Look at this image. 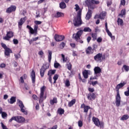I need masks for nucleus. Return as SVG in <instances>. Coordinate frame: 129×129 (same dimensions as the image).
Instances as JSON below:
<instances>
[{"label": "nucleus", "mask_w": 129, "mask_h": 129, "mask_svg": "<svg viewBox=\"0 0 129 129\" xmlns=\"http://www.w3.org/2000/svg\"><path fill=\"white\" fill-rule=\"evenodd\" d=\"M99 1L94 0H86L85 1V4L87 7L92 10H94L96 8L95 5H99Z\"/></svg>", "instance_id": "obj_1"}, {"label": "nucleus", "mask_w": 129, "mask_h": 129, "mask_svg": "<svg viewBox=\"0 0 129 129\" xmlns=\"http://www.w3.org/2000/svg\"><path fill=\"white\" fill-rule=\"evenodd\" d=\"M82 34H83V31L79 30L78 31L77 33H74L73 35V39H74L75 41L77 42V43H80L81 44H83V41L80 38V37L82 36Z\"/></svg>", "instance_id": "obj_2"}, {"label": "nucleus", "mask_w": 129, "mask_h": 129, "mask_svg": "<svg viewBox=\"0 0 129 129\" xmlns=\"http://www.w3.org/2000/svg\"><path fill=\"white\" fill-rule=\"evenodd\" d=\"M46 90V86H43L42 87L40 88V96H39V103H42L46 98H47V96L45 95L44 96V92H45V91Z\"/></svg>", "instance_id": "obj_3"}, {"label": "nucleus", "mask_w": 129, "mask_h": 129, "mask_svg": "<svg viewBox=\"0 0 129 129\" xmlns=\"http://www.w3.org/2000/svg\"><path fill=\"white\" fill-rule=\"evenodd\" d=\"M92 120L96 126L100 127V128H103L104 126V123L102 121L100 122V121H99V119L95 117H93Z\"/></svg>", "instance_id": "obj_4"}, {"label": "nucleus", "mask_w": 129, "mask_h": 129, "mask_svg": "<svg viewBox=\"0 0 129 129\" xmlns=\"http://www.w3.org/2000/svg\"><path fill=\"white\" fill-rule=\"evenodd\" d=\"M73 25L75 27H80L82 25V19L81 17H74L73 20Z\"/></svg>", "instance_id": "obj_5"}, {"label": "nucleus", "mask_w": 129, "mask_h": 129, "mask_svg": "<svg viewBox=\"0 0 129 129\" xmlns=\"http://www.w3.org/2000/svg\"><path fill=\"white\" fill-rule=\"evenodd\" d=\"M13 120H15L17 122H19V123H22V122H24L25 121V118L23 117H22L21 116H14L12 117L10 120L9 122H12Z\"/></svg>", "instance_id": "obj_6"}, {"label": "nucleus", "mask_w": 129, "mask_h": 129, "mask_svg": "<svg viewBox=\"0 0 129 129\" xmlns=\"http://www.w3.org/2000/svg\"><path fill=\"white\" fill-rule=\"evenodd\" d=\"M1 46L2 48H4L5 49V55L6 56H10V53H13V50L11 49V48H8V46H7V45L4 43H1Z\"/></svg>", "instance_id": "obj_7"}, {"label": "nucleus", "mask_w": 129, "mask_h": 129, "mask_svg": "<svg viewBox=\"0 0 129 129\" xmlns=\"http://www.w3.org/2000/svg\"><path fill=\"white\" fill-rule=\"evenodd\" d=\"M117 95L115 97L116 105L118 107L120 105V100H121V98L120 97V95L119 94V89L115 88Z\"/></svg>", "instance_id": "obj_8"}, {"label": "nucleus", "mask_w": 129, "mask_h": 129, "mask_svg": "<svg viewBox=\"0 0 129 129\" xmlns=\"http://www.w3.org/2000/svg\"><path fill=\"white\" fill-rule=\"evenodd\" d=\"M48 68H49V67H48L47 64H43L42 67H41L40 70V74L41 78L44 77V75H45V72Z\"/></svg>", "instance_id": "obj_9"}, {"label": "nucleus", "mask_w": 129, "mask_h": 129, "mask_svg": "<svg viewBox=\"0 0 129 129\" xmlns=\"http://www.w3.org/2000/svg\"><path fill=\"white\" fill-rule=\"evenodd\" d=\"M19 103V106L20 108L21 112H23V113L25 114L26 115L28 114V112L26 111L25 108V105H24V103H23V101L19 100H18Z\"/></svg>", "instance_id": "obj_10"}, {"label": "nucleus", "mask_w": 129, "mask_h": 129, "mask_svg": "<svg viewBox=\"0 0 129 129\" xmlns=\"http://www.w3.org/2000/svg\"><path fill=\"white\" fill-rule=\"evenodd\" d=\"M14 37V32L13 31H8L7 33L6 36L3 37V40L5 41H10V39Z\"/></svg>", "instance_id": "obj_11"}, {"label": "nucleus", "mask_w": 129, "mask_h": 129, "mask_svg": "<svg viewBox=\"0 0 129 129\" xmlns=\"http://www.w3.org/2000/svg\"><path fill=\"white\" fill-rule=\"evenodd\" d=\"M101 58H102V53H98L94 56V59L95 61H96V62H102V59H101Z\"/></svg>", "instance_id": "obj_12"}, {"label": "nucleus", "mask_w": 129, "mask_h": 129, "mask_svg": "<svg viewBox=\"0 0 129 129\" xmlns=\"http://www.w3.org/2000/svg\"><path fill=\"white\" fill-rule=\"evenodd\" d=\"M65 39V36L63 35H59L58 34H55L54 36V39L56 42H61Z\"/></svg>", "instance_id": "obj_13"}, {"label": "nucleus", "mask_w": 129, "mask_h": 129, "mask_svg": "<svg viewBox=\"0 0 129 129\" xmlns=\"http://www.w3.org/2000/svg\"><path fill=\"white\" fill-rule=\"evenodd\" d=\"M16 9L17 7H16V6L12 5L7 8L6 10V13H7V14H11V13H13V12H15Z\"/></svg>", "instance_id": "obj_14"}, {"label": "nucleus", "mask_w": 129, "mask_h": 129, "mask_svg": "<svg viewBox=\"0 0 129 129\" xmlns=\"http://www.w3.org/2000/svg\"><path fill=\"white\" fill-rule=\"evenodd\" d=\"M30 77L31 78L32 83L33 84H35L36 83V73H35V71L33 70L30 75Z\"/></svg>", "instance_id": "obj_15"}, {"label": "nucleus", "mask_w": 129, "mask_h": 129, "mask_svg": "<svg viewBox=\"0 0 129 129\" xmlns=\"http://www.w3.org/2000/svg\"><path fill=\"white\" fill-rule=\"evenodd\" d=\"M96 97V96L95 95V93H89V94H88L87 98L89 100H94Z\"/></svg>", "instance_id": "obj_16"}, {"label": "nucleus", "mask_w": 129, "mask_h": 129, "mask_svg": "<svg viewBox=\"0 0 129 129\" xmlns=\"http://www.w3.org/2000/svg\"><path fill=\"white\" fill-rule=\"evenodd\" d=\"M81 108H84V112L87 113V112H88V110H89L91 108L90 106L85 105V104L83 103L81 105Z\"/></svg>", "instance_id": "obj_17"}, {"label": "nucleus", "mask_w": 129, "mask_h": 129, "mask_svg": "<svg viewBox=\"0 0 129 129\" xmlns=\"http://www.w3.org/2000/svg\"><path fill=\"white\" fill-rule=\"evenodd\" d=\"M75 7L76 8H75V9L76 10V12H77V11H79L77 13V17H81L82 11L80 10V8L79 7V6H78V5L76 4Z\"/></svg>", "instance_id": "obj_18"}, {"label": "nucleus", "mask_w": 129, "mask_h": 129, "mask_svg": "<svg viewBox=\"0 0 129 129\" xmlns=\"http://www.w3.org/2000/svg\"><path fill=\"white\" fill-rule=\"evenodd\" d=\"M25 22H26V18H22L21 19H20L19 22H18V27L20 29L22 28V26H23V25H24V23H25Z\"/></svg>", "instance_id": "obj_19"}, {"label": "nucleus", "mask_w": 129, "mask_h": 129, "mask_svg": "<svg viewBox=\"0 0 129 129\" xmlns=\"http://www.w3.org/2000/svg\"><path fill=\"white\" fill-rule=\"evenodd\" d=\"M93 49L91 46H88V48L86 49L85 52L87 55H90V54H93Z\"/></svg>", "instance_id": "obj_20"}, {"label": "nucleus", "mask_w": 129, "mask_h": 129, "mask_svg": "<svg viewBox=\"0 0 129 129\" xmlns=\"http://www.w3.org/2000/svg\"><path fill=\"white\" fill-rule=\"evenodd\" d=\"M94 74L97 75L101 73V69L99 67H95L94 69Z\"/></svg>", "instance_id": "obj_21"}, {"label": "nucleus", "mask_w": 129, "mask_h": 129, "mask_svg": "<svg viewBox=\"0 0 129 129\" xmlns=\"http://www.w3.org/2000/svg\"><path fill=\"white\" fill-rule=\"evenodd\" d=\"M105 27L106 29V32L108 34V36L110 37V38H112V34L110 31H109V30H108V28L107 27V23H105Z\"/></svg>", "instance_id": "obj_22"}, {"label": "nucleus", "mask_w": 129, "mask_h": 129, "mask_svg": "<svg viewBox=\"0 0 129 129\" xmlns=\"http://www.w3.org/2000/svg\"><path fill=\"white\" fill-rule=\"evenodd\" d=\"M55 73H56V70H50L48 72L47 75L52 77V75H54Z\"/></svg>", "instance_id": "obj_23"}, {"label": "nucleus", "mask_w": 129, "mask_h": 129, "mask_svg": "<svg viewBox=\"0 0 129 129\" xmlns=\"http://www.w3.org/2000/svg\"><path fill=\"white\" fill-rule=\"evenodd\" d=\"M89 71L88 70H85L83 72V76L84 77V78H85V79H87V78H88V72Z\"/></svg>", "instance_id": "obj_24"}, {"label": "nucleus", "mask_w": 129, "mask_h": 129, "mask_svg": "<svg viewBox=\"0 0 129 129\" xmlns=\"http://www.w3.org/2000/svg\"><path fill=\"white\" fill-rule=\"evenodd\" d=\"M57 112L60 115H62V114H64L65 110H64V109H62V108L60 107L57 109Z\"/></svg>", "instance_id": "obj_25"}, {"label": "nucleus", "mask_w": 129, "mask_h": 129, "mask_svg": "<svg viewBox=\"0 0 129 129\" xmlns=\"http://www.w3.org/2000/svg\"><path fill=\"white\" fill-rule=\"evenodd\" d=\"M58 101L57 100V98L56 97H53L52 100H50V103L51 105H54V103H57Z\"/></svg>", "instance_id": "obj_26"}, {"label": "nucleus", "mask_w": 129, "mask_h": 129, "mask_svg": "<svg viewBox=\"0 0 129 129\" xmlns=\"http://www.w3.org/2000/svg\"><path fill=\"white\" fill-rule=\"evenodd\" d=\"M75 102H76V100L75 99H73L71 101L69 102L68 106L71 107V106H73V105L75 104Z\"/></svg>", "instance_id": "obj_27"}, {"label": "nucleus", "mask_w": 129, "mask_h": 129, "mask_svg": "<svg viewBox=\"0 0 129 129\" xmlns=\"http://www.w3.org/2000/svg\"><path fill=\"white\" fill-rule=\"evenodd\" d=\"M125 84H126V83L124 82L120 83L116 86L115 88H118L120 89V88H122V87L124 86Z\"/></svg>", "instance_id": "obj_28"}, {"label": "nucleus", "mask_w": 129, "mask_h": 129, "mask_svg": "<svg viewBox=\"0 0 129 129\" xmlns=\"http://www.w3.org/2000/svg\"><path fill=\"white\" fill-rule=\"evenodd\" d=\"M48 59L49 63H51V60H52V51L48 50Z\"/></svg>", "instance_id": "obj_29"}, {"label": "nucleus", "mask_w": 129, "mask_h": 129, "mask_svg": "<svg viewBox=\"0 0 129 129\" xmlns=\"http://www.w3.org/2000/svg\"><path fill=\"white\" fill-rule=\"evenodd\" d=\"M128 115L124 114L120 118V120H126L127 119H128Z\"/></svg>", "instance_id": "obj_30"}, {"label": "nucleus", "mask_w": 129, "mask_h": 129, "mask_svg": "<svg viewBox=\"0 0 129 129\" xmlns=\"http://www.w3.org/2000/svg\"><path fill=\"white\" fill-rule=\"evenodd\" d=\"M16 101V97H12L10 99V101L9 103L10 104H13V103H15Z\"/></svg>", "instance_id": "obj_31"}, {"label": "nucleus", "mask_w": 129, "mask_h": 129, "mask_svg": "<svg viewBox=\"0 0 129 129\" xmlns=\"http://www.w3.org/2000/svg\"><path fill=\"white\" fill-rule=\"evenodd\" d=\"M117 24L118 25H119L120 26H123V20L122 19L118 18L117 19Z\"/></svg>", "instance_id": "obj_32"}, {"label": "nucleus", "mask_w": 129, "mask_h": 129, "mask_svg": "<svg viewBox=\"0 0 129 129\" xmlns=\"http://www.w3.org/2000/svg\"><path fill=\"white\" fill-rule=\"evenodd\" d=\"M89 10L88 11V13H87L86 15V17H92V9H89V8H88Z\"/></svg>", "instance_id": "obj_33"}, {"label": "nucleus", "mask_w": 129, "mask_h": 129, "mask_svg": "<svg viewBox=\"0 0 129 129\" xmlns=\"http://www.w3.org/2000/svg\"><path fill=\"white\" fill-rule=\"evenodd\" d=\"M59 7L60 9H66V4L64 2H61L59 4Z\"/></svg>", "instance_id": "obj_34"}, {"label": "nucleus", "mask_w": 129, "mask_h": 129, "mask_svg": "<svg viewBox=\"0 0 129 129\" xmlns=\"http://www.w3.org/2000/svg\"><path fill=\"white\" fill-rule=\"evenodd\" d=\"M82 31H83V32H88L89 33H90L92 30L89 27H85L84 30Z\"/></svg>", "instance_id": "obj_35"}, {"label": "nucleus", "mask_w": 129, "mask_h": 129, "mask_svg": "<svg viewBox=\"0 0 129 129\" xmlns=\"http://www.w3.org/2000/svg\"><path fill=\"white\" fill-rule=\"evenodd\" d=\"M92 38H93V41H95L97 39V34L96 33H92Z\"/></svg>", "instance_id": "obj_36"}, {"label": "nucleus", "mask_w": 129, "mask_h": 129, "mask_svg": "<svg viewBox=\"0 0 129 129\" xmlns=\"http://www.w3.org/2000/svg\"><path fill=\"white\" fill-rule=\"evenodd\" d=\"M67 69L68 70H70V71H71L72 69V64H71V62H69L67 64Z\"/></svg>", "instance_id": "obj_37"}, {"label": "nucleus", "mask_w": 129, "mask_h": 129, "mask_svg": "<svg viewBox=\"0 0 129 129\" xmlns=\"http://www.w3.org/2000/svg\"><path fill=\"white\" fill-rule=\"evenodd\" d=\"M107 13L105 11H102V12L100 13L99 17H106L107 15Z\"/></svg>", "instance_id": "obj_38"}, {"label": "nucleus", "mask_w": 129, "mask_h": 129, "mask_svg": "<svg viewBox=\"0 0 129 129\" xmlns=\"http://www.w3.org/2000/svg\"><path fill=\"white\" fill-rule=\"evenodd\" d=\"M123 68H124V70H125V71L126 72H128L129 71V67L128 66H126L125 64H124L123 66Z\"/></svg>", "instance_id": "obj_39"}, {"label": "nucleus", "mask_w": 129, "mask_h": 129, "mask_svg": "<svg viewBox=\"0 0 129 129\" xmlns=\"http://www.w3.org/2000/svg\"><path fill=\"white\" fill-rule=\"evenodd\" d=\"M125 15V10L123 9L121 11V13L119 14V16H120L121 17H123V16H124Z\"/></svg>", "instance_id": "obj_40"}, {"label": "nucleus", "mask_w": 129, "mask_h": 129, "mask_svg": "<svg viewBox=\"0 0 129 129\" xmlns=\"http://www.w3.org/2000/svg\"><path fill=\"white\" fill-rule=\"evenodd\" d=\"M65 85L66 86H67V87H69V86H70V82L69 81V80H66L65 82Z\"/></svg>", "instance_id": "obj_41"}, {"label": "nucleus", "mask_w": 129, "mask_h": 129, "mask_svg": "<svg viewBox=\"0 0 129 129\" xmlns=\"http://www.w3.org/2000/svg\"><path fill=\"white\" fill-rule=\"evenodd\" d=\"M20 53H21V51H19V53H18V54H14V56H15L16 59H19V58H21V54H20Z\"/></svg>", "instance_id": "obj_42"}, {"label": "nucleus", "mask_w": 129, "mask_h": 129, "mask_svg": "<svg viewBox=\"0 0 129 129\" xmlns=\"http://www.w3.org/2000/svg\"><path fill=\"white\" fill-rule=\"evenodd\" d=\"M127 90L124 92V94L125 96H129V86L127 88Z\"/></svg>", "instance_id": "obj_43"}, {"label": "nucleus", "mask_w": 129, "mask_h": 129, "mask_svg": "<svg viewBox=\"0 0 129 129\" xmlns=\"http://www.w3.org/2000/svg\"><path fill=\"white\" fill-rule=\"evenodd\" d=\"M78 123L79 127H82V126L83 125V122L82 121H81V120H79Z\"/></svg>", "instance_id": "obj_44"}, {"label": "nucleus", "mask_w": 129, "mask_h": 129, "mask_svg": "<svg viewBox=\"0 0 129 129\" xmlns=\"http://www.w3.org/2000/svg\"><path fill=\"white\" fill-rule=\"evenodd\" d=\"M61 57L62 58L63 63L67 61V58H65V55L63 54H61Z\"/></svg>", "instance_id": "obj_45"}, {"label": "nucleus", "mask_w": 129, "mask_h": 129, "mask_svg": "<svg viewBox=\"0 0 129 129\" xmlns=\"http://www.w3.org/2000/svg\"><path fill=\"white\" fill-rule=\"evenodd\" d=\"M57 17H64V14L61 12H57L56 13Z\"/></svg>", "instance_id": "obj_46"}, {"label": "nucleus", "mask_w": 129, "mask_h": 129, "mask_svg": "<svg viewBox=\"0 0 129 129\" xmlns=\"http://www.w3.org/2000/svg\"><path fill=\"white\" fill-rule=\"evenodd\" d=\"M66 45V44L64 43V42H61V43L60 44V45H59V46H60V48H61V49H63V48L65 47V45Z\"/></svg>", "instance_id": "obj_47"}, {"label": "nucleus", "mask_w": 129, "mask_h": 129, "mask_svg": "<svg viewBox=\"0 0 129 129\" xmlns=\"http://www.w3.org/2000/svg\"><path fill=\"white\" fill-rule=\"evenodd\" d=\"M1 124L3 129H9L7 126H6L3 122H1Z\"/></svg>", "instance_id": "obj_48"}, {"label": "nucleus", "mask_w": 129, "mask_h": 129, "mask_svg": "<svg viewBox=\"0 0 129 129\" xmlns=\"http://www.w3.org/2000/svg\"><path fill=\"white\" fill-rule=\"evenodd\" d=\"M2 116L3 118H5V117H7V116H8V114L5 112H2Z\"/></svg>", "instance_id": "obj_49"}, {"label": "nucleus", "mask_w": 129, "mask_h": 129, "mask_svg": "<svg viewBox=\"0 0 129 129\" xmlns=\"http://www.w3.org/2000/svg\"><path fill=\"white\" fill-rule=\"evenodd\" d=\"M59 67H60V63L58 62H55L54 64V68H59Z\"/></svg>", "instance_id": "obj_50"}, {"label": "nucleus", "mask_w": 129, "mask_h": 129, "mask_svg": "<svg viewBox=\"0 0 129 129\" xmlns=\"http://www.w3.org/2000/svg\"><path fill=\"white\" fill-rule=\"evenodd\" d=\"M91 84L93 86H95V85H96V84H98V82H97V81H92Z\"/></svg>", "instance_id": "obj_51"}, {"label": "nucleus", "mask_w": 129, "mask_h": 129, "mask_svg": "<svg viewBox=\"0 0 129 129\" xmlns=\"http://www.w3.org/2000/svg\"><path fill=\"white\" fill-rule=\"evenodd\" d=\"M13 43L15 45H18V44H19V40H18L17 39H14Z\"/></svg>", "instance_id": "obj_52"}, {"label": "nucleus", "mask_w": 129, "mask_h": 129, "mask_svg": "<svg viewBox=\"0 0 129 129\" xmlns=\"http://www.w3.org/2000/svg\"><path fill=\"white\" fill-rule=\"evenodd\" d=\"M88 91H89L90 93H93V92H94V89L92 88H88Z\"/></svg>", "instance_id": "obj_53"}, {"label": "nucleus", "mask_w": 129, "mask_h": 129, "mask_svg": "<svg viewBox=\"0 0 129 129\" xmlns=\"http://www.w3.org/2000/svg\"><path fill=\"white\" fill-rule=\"evenodd\" d=\"M34 24L38 26V25H41V24H42V22L39 21H35Z\"/></svg>", "instance_id": "obj_54"}, {"label": "nucleus", "mask_w": 129, "mask_h": 129, "mask_svg": "<svg viewBox=\"0 0 129 129\" xmlns=\"http://www.w3.org/2000/svg\"><path fill=\"white\" fill-rule=\"evenodd\" d=\"M30 34H35V33H37V32H36V31L34 30V29L31 28L30 30Z\"/></svg>", "instance_id": "obj_55"}, {"label": "nucleus", "mask_w": 129, "mask_h": 129, "mask_svg": "<svg viewBox=\"0 0 129 129\" xmlns=\"http://www.w3.org/2000/svg\"><path fill=\"white\" fill-rule=\"evenodd\" d=\"M58 78H59V76L57 74H55L54 76L53 79V80H57Z\"/></svg>", "instance_id": "obj_56"}, {"label": "nucleus", "mask_w": 129, "mask_h": 129, "mask_svg": "<svg viewBox=\"0 0 129 129\" xmlns=\"http://www.w3.org/2000/svg\"><path fill=\"white\" fill-rule=\"evenodd\" d=\"M38 55H39V56H41V57H43V55H44V52H43V51L42 50H40L38 52Z\"/></svg>", "instance_id": "obj_57"}, {"label": "nucleus", "mask_w": 129, "mask_h": 129, "mask_svg": "<svg viewBox=\"0 0 129 129\" xmlns=\"http://www.w3.org/2000/svg\"><path fill=\"white\" fill-rule=\"evenodd\" d=\"M32 98L34 99V100H37V99H38V96L35 94H33L32 95Z\"/></svg>", "instance_id": "obj_58"}, {"label": "nucleus", "mask_w": 129, "mask_h": 129, "mask_svg": "<svg viewBox=\"0 0 129 129\" xmlns=\"http://www.w3.org/2000/svg\"><path fill=\"white\" fill-rule=\"evenodd\" d=\"M38 28H39V26L35 24L34 25V30L36 31V33L38 32Z\"/></svg>", "instance_id": "obj_59"}, {"label": "nucleus", "mask_w": 129, "mask_h": 129, "mask_svg": "<svg viewBox=\"0 0 129 129\" xmlns=\"http://www.w3.org/2000/svg\"><path fill=\"white\" fill-rule=\"evenodd\" d=\"M97 42H98V43H101L102 42V38L101 37L98 38L97 39Z\"/></svg>", "instance_id": "obj_60"}, {"label": "nucleus", "mask_w": 129, "mask_h": 129, "mask_svg": "<svg viewBox=\"0 0 129 129\" xmlns=\"http://www.w3.org/2000/svg\"><path fill=\"white\" fill-rule=\"evenodd\" d=\"M120 5H121V6H124V5H125V0H121Z\"/></svg>", "instance_id": "obj_61"}, {"label": "nucleus", "mask_w": 129, "mask_h": 129, "mask_svg": "<svg viewBox=\"0 0 129 129\" xmlns=\"http://www.w3.org/2000/svg\"><path fill=\"white\" fill-rule=\"evenodd\" d=\"M27 14V11H23L22 12H21V15L22 16H26V14Z\"/></svg>", "instance_id": "obj_62"}, {"label": "nucleus", "mask_w": 129, "mask_h": 129, "mask_svg": "<svg viewBox=\"0 0 129 129\" xmlns=\"http://www.w3.org/2000/svg\"><path fill=\"white\" fill-rule=\"evenodd\" d=\"M57 128H58V125H54V126H52V127L49 128L48 129H57Z\"/></svg>", "instance_id": "obj_63"}, {"label": "nucleus", "mask_w": 129, "mask_h": 129, "mask_svg": "<svg viewBox=\"0 0 129 129\" xmlns=\"http://www.w3.org/2000/svg\"><path fill=\"white\" fill-rule=\"evenodd\" d=\"M87 41L88 43H90V41H91V37L90 36H88L87 38Z\"/></svg>", "instance_id": "obj_64"}]
</instances>
